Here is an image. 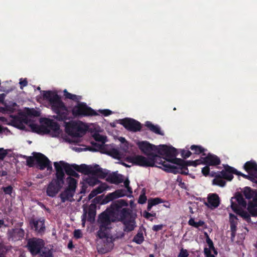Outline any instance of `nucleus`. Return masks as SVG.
Masks as SVG:
<instances>
[{
  "mask_svg": "<svg viewBox=\"0 0 257 257\" xmlns=\"http://www.w3.org/2000/svg\"><path fill=\"white\" fill-rule=\"evenodd\" d=\"M205 204L208 207L213 209L218 207L220 204V198L217 194H210L207 197V202Z\"/></svg>",
  "mask_w": 257,
  "mask_h": 257,
  "instance_id": "17",
  "label": "nucleus"
},
{
  "mask_svg": "<svg viewBox=\"0 0 257 257\" xmlns=\"http://www.w3.org/2000/svg\"><path fill=\"white\" fill-rule=\"evenodd\" d=\"M120 141L123 145L122 150L125 152H127L128 150V145L125 139L124 138L121 137Z\"/></svg>",
  "mask_w": 257,
  "mask_h": 257,
  "instance_id": "55",
  "label": "nucleus"
},
{
  "mask_svg": "<svg viewBox=\"0 0 257 257\" xmlns=\"http://www.w3.org/2000/svg\"><path fill=\"white\" fill-rule=\"evenodd\" d=\"M127 206V201L123 199H119L112 203L109 208L115 222H121L132 216V210L128 208L123 207Z\"/></svg>",
  "mask_w": 257,
  "mask_h": 257,
  "instance_id": "3",
  "label": "nucleus"
},
{
  "mask_svg": "<svg viewBox=\"0 0 257 257\" xmlns=\"http://www.w3.org/2000/svg\"><path fill=\"white\" fill-rule=\"evenodd\" d=\"M137 145L139 149L144 155L156 161H162V158L155 153V152H156L157 150V146L147 141L139 142Z\"/></svg>",
  "mask_w": 257,
  "mask_h": 257,
  "instance_id": "7",
  "label": "nucleus"
},
{
  "mask_svg": "<svg viewBox=\"0 0 257 257\" xmlns=\"http://www.w3.org/2000/svg\"><path fill=\"white\" fill-rule=\"evenodd\" d=\"M209 166L206 165L202 169V173L205 176H207L209 174L210 168Z\"/></svg>",
  "mask_w": 257,
  "mask_h": 257,
  "instance_id": "63",
  "label": "nucleus"
},
{
  "mask_svg": "<svg viewBox=\"0 0 257 257\" xmlns=\"http://www.w3.org/2000/svg\"><path fill=\"white\" fill-rule=\"evenodd\" d=\"M148 201L153 206L163 202V200L158 197L150 199Z\"/></svg>",
  "mask_w": 257,
  "mask_h": 257,
  "instance_id": "51",
  "label": "nucleus"
},
{
  "mask_svg": "<svg viewBox=\"0 0 257 257\" xmlns=\"http://www.w3.org/2000/svg\"><path fill=\"white\" fill-rule=\"evenodd\" d=\"M75 170L85 175L92 174L93 167L88 166L86 164H81L80 165H76L74 168Z\"/></svg>",
  "mask_w": 257,
  "mask_h": 257,
  "instance_id": "26",
  "label": "nucleus"
},
{
  "mask_svg": "<svg viewBox=\"0 0 257 257\" xmlns=\"http://www.w3.org/2000/svg\"><path fill=\"white\" fill-rule=\"evenodd\" d=\"M231 208L236 214L241 216L247 222H249L251 221L250 215L247 212L239 208L236 203L231 201Z\"/></svg>",
  "mask_w": 257,
  "mask_h": 257,
  "instance_id": "16",
  "label": "nucleus"
},
{
  "mask_svg": "<svg viewBox=\"0 0 257 257\" xmlns=\"http://www.w3.org/2000/svg\"><path fill=\"white\" fill-rule=\"evenodd\" d=\"M203 160V164L209 166H215L220 165L221 161L220 158L215 155L208 153L205 157L201 158Z\"/></svg>",
  "mask_w": 257,
  "mask_h": 257,
  "instance_id": "14",
  "label": "nucleus"
},
{
  "mask_svg": "<svg viewBox=\"0 0 257 257\" xmlns=\"http://www.w3.org/2000/svg\"><path fill=\"white\" fill-rule=\"evenodd\" d=\"M94 139L96 141L101 142L103 144L105 143V137L99 134H95L94 135Z\"/></svg>",
  "mask_w": 257,
  "mask_h": 257,
  "instance_id": "56",
  "label": "nucleus"
},
{
  "mask_svg": "<svg viewBox=\"0 0 257 257\" xmlns=\"http://www.w3.org/2000/svg\"><path fill=\"white\" fill-rule=\"evenodd\" d=\"M105 189L106 187L104 185H100L94 190L97 192V194H98L102 193Z\"/></svg>",
  "mask_w": 257,
  "mask_h": 257,
  "instance_id": "62",
  "label": "nucleus"
},
{
  "mask_svg": "<svg viewBox=\"0 0 257 257\" xmlns=\"http://www.w3.org/2000/svg\"><path fill=\"white\" fill-rule=\"evenodd\" d=\"M35 153H33L34 156H30V157H27L24 156V158H26L27 159L26 162H27V165L29 167H34L35 165Z\"/></svg>",
  "mask_w": 257,
  "mask_h": 257,
  "instance_id": "48",
  "label": "nucleus"
},
{
  "mask_svg": "<svg viewBox=\"0 0 257 257\" xmlns=\"http://www.w3.org/2000/svg\"><path fill=\"white\" fill-rule=\"evenodd\" d=\"M64 95L67 99L72 100L74 101L79 102V100L81 99V97L79 95L72 94L67 91L66 89L64 90Z\"/></svg>",
  "mask_w": 257,
  "mask_h": 257,
  "instance_id": "37",
  "label": "nucleus"
},
{
  "mask_svg": "<svg viewBox=\"0 0 257 257\" xmlns=\"http://www.w3.org/2000/svg\"><path fill=\"white\" fill-rule=\"evenodd\" d=\"M235 199L237 202V204L238 205V206H240L244 208L246 207V202L243 198V195L241 193H236L235 196Z\"/></svg>",
  "mask_w": 257,
  "mask_h": 257,
  "instance_id": "39",
  "label": "nucleus"
},
{
  "mask_svg": "<svg viewBox=\"0 0 257 257\" xmlns=\"http://www.w3.org/2000/svg\"><path fill=\"white\" fill-rule=\"evenodd\" d=\"M28 115L31 116L38 117L40 115L39 111L35 110L34 108L29 109L27 111Z\"/></svg>",
  "mask_w": 257,
  "mask_h": 257,
  "instance_id": "53",
  "label": "nucleus"
},
{
  "mask_svg": "<svg viewBox=\"0 0 257 257\" xmlns=\"http://www.w3.org/2000/svg\"><path fill=\"white\" fill-rule=\"evenodd\" d=\"M128 161L135 165L144 167H154L156 163L159 164V162L149 157L146 158L142 155H135L130 157L128 158Z\"/></svg>",
  "mask_w": 257,
  "mask_h": 257,
  "instance_id": "8",
  "label": "nucleus"
},
{
  "mask_svg": "<svg viewBox=\"0 0 257 257\" xmlns=\"http://www.w3.org/2000/svg\"><path fill=\"white\" fill-rule=\"evenodd\" d=\"M159 164H161L164 167L163 170L166 172H170L174 173L175 174L180 173L181 174V172H183L184 171H185L184 169H182V168L180 167H177L174 165H170L165 161H160L159 162Z\"/></svg>",
  "mask_w": 257,
  "mask_h": 257,
  "instance_id": "15",
  "label": "nucleus"
},
{
  "mask_svg": "<svg viewBox=\"0 0 257 257\" xmlns=\"http://www.w3.org/2000/svg\"><path fill=\"white\" fill-rule=\"evenodd\" d=\"M106 181L110 183L118 184L123 181V177L117 172H113L107 176Z\"/></svg>",
  "mask_w": 257,
  "mask_h": 257,
  "instance_id": "22",
  "label": "nucleus"
},
{
  "mask_svg": "<svg viewBox=\"0 0 257 257\" xmlns=\"http://www.w3.org/2000/svg\"><path fill=\"white\" fill-rule=\"evenodd\" d=\"M72 113L75 117H90L98 115L95 110L88 106L86 103L80 101L73 107Z\"/></svg>",
  "mask_w": 257,
  "mask_h": 257,
  "instance_id": "6",
  "label": "nucleus"
},
{
  "mask_svg": "<svg viewBox=\"0 0 257 257\" xmlns=\"http://www.w3.org/2000/svg\"><path fill=\"white\" fill-rule=\"evenodd\" d=\"M92 145L93 147L90 148L89 150L93 152L98 151V150H102L104 148V146L102 144L93 143H92Z\"/></svg>",
  "mask_w": 257,
  "mask_h": 257,
  "instance_id": "49",
  "label": "nucleus"
},
{
  "mask_svg": "<svg viewBox=\"0 0 257 257\" xmlns=\"http://www.w3.org/2000/svg\"><path fill=\"white\" fill-rule=\"evenodd\" d=\"M128 196L126 193V191L125 189H117L112 193H108L105 196L104 200L102 203H107L113 200L122 197L123 196Z\"/></svg>",
  "mask_w": 257,
  "mask_h": 257,
  "instance_id": "13",
  "label": "nucleus"
},
{
  "mask_svg": "<svg viewBox=\"0 0 257 257\" xmlns=\"http://www.w3.org/2000/svg\"><path fill=\"white\" fill-rule=\"evenodd\" d=\"M27 246L31 253L36 255L40 252L44 246V242L42 239L33 238L28 240Z\"/></svg>",
  "mask_w": 257,
  "mask_h": 257,
  "instance_id": "9",
  "label": "nucleus"
},
{
  "mask_svg": "<svg viewBox=\"0 0 257 257\" xmlns=\"http://www.w3.org/2000/svg\"><path fill=\"white\" fill-rule=\"evenodd\" d=\"M229 222L230 224H238V218L235 215L230 213L229 214Z\"/></svg>",
  "mask_w": 257,
  "mask_h": 257,
  "instance_id": "52",
  "label": "nucleus"
},
{
  "mask_svg": "<svg viewBox=\"0 0 257 257\" xmlns=\"http://www.w3.org/2000/svg\"><path fill=\"white\" fill-rule=\"evenodd\" d=\"M204 223V222L202 220H199L198 222H195L194 219L193 218H191L188 221V224L196 228H198L199 226H202Z\"/></svg>",
  "mask_w": 257,
  "mask_h": 257,
  "instance_id": "47",
  "label": "nucleus"
},
{
  "mask_svg": "<svg viewBox=\"0 0 257 257\" xmlns=\"http://www.w3.org/2000/svg\"><path fill=\"white\" fill-rule=\"evenodd\" d=\"M223 179L220 174L217 173L214 176V178L212 180V184L223 187L226 185V182Z\"/></svg>",
  "mask_w": 257,
  "mask_h": 257,
  "instance_id": "30",
  "label": "nucleus"
},
{
  "mask_svg": "<svg viewBox=\"0 0 257 257\" xmlns=\"http://www.w3.org/2000/svg\"><path fill=\"white\" fill-rule=\"evenodd\" d=\"M87 214V221L90 223L93 222L96 214V207L94 204H91L90 205L88 208Z\"/></svg>",
  "mask_w": 257,
  "mask_h": 257,
  "instance_id": "28",
  "label": "nucleus"
},
{
  "mask_svg": "<svg viewBox=\"0 0 257 257\" xmlns=\"http://www.w3.org/2000/svg\"><path fill=\"white\" fill-rule=\"evenodd\" d=\"M41 257H54L53 249L48 246H43L39 253Z\"/></svg>",
  "mask_w": 257,
  "mask_h": 257,
  "instance_id": "35",
  "label": "nucleus"
},
{
  "mask_svg": "<svg viewBox=\"0 0 257 257\" xmlns=\"http://www.w3.org/2000/svg\"><path fill=\"white\" fill-rule=\"evenodd\" d=\"M44 100H47L52 111L57 114L55 118L59 121H65L68 119V111L60 97L52 91H42Z\"/></svg>",
  "mask_w": 257,
  "mask_h": 257,
  "instance_id": "2",
  "label": "nucleus"
},
{
  "mask_svg": "<svg viewBox=\"0 0 257 257\" xmlns=\"http://www.w3.org/2000/svg\"><path fill=\"white\" fill-rule=\"evenodd\" d=\"M35 162L37 168L41 170L47 168L48 171L52 170V167L49 159L40 153H35Z\"/></svg>",
  "mask_w": 257,
  "mask_h": 257,
  "instance_id": "10",
  "label": "nucleus"
},
{
  "mask_svg": "<svg viewBox=\"0 0 257 257\" xmlns=\"http://www.w3.org/2000/svg\"><path fill=\"white\" fill-rule=\"evenodd\" d=\"M66 133L72 137H82L86 133L88 127L81 121L65 122Z\"/></svg>",
  "mask_w": 257,
  "mask_h": 257,
  "instance_id": "5",
  "label": "nucleus"
},
{
  "mask_svg": "<svg viewBox=\"0 0 257 257\" xmlns=\"http://www.w3.org/2000/svg\"><path fill=\"white\" fill-rule=\"evenodd\" d=\"M105 197L103 198V196H99L95 197L93 200V202L95 203H100L101 204H105L106 203H102L104 200Z\"/></svg>",
  "mask_w": 257,
  "mask_h": 257,
  "instance_id": "58",
  "label": "nucleus"
},
{
  "mask_svg": "<svg viewBox=\"0 0 257 257\" xmlns=\"http://www.w3.org/2000/svg\"><path fill=\"white\" fill-rule=\"evenodd\" d=\"M47 126L55 133H58L60 130L59 124L52 119H48L46 122Z\"/></svg>",
  "mask_w": 257,
  "mask_h": 257,
  "instance_id": "33",
  "label": "nucleus"
},
{
  "mask_svg": "<svg viewBox=\"0 0 257 257\" xmlns=\"http://www.w3.org/2000/svg\"><path fill=\"white\" fill-rule=\"evenodd\" d=\"M177 155V150L173 147H169L167 149V152L165 155V158L164 159H165L168 162V159L174 158L176 157Z\"/></svg>",
  "mask_w": 257,
  "mask_h": 257,
  "instance_id": "32",
  "label": "nucleus"
},
{
  "mask_svg": "<svg viewBox=\"0 0 257 257\" xmlns=\"http://www.w3.org/2000/svg\"><path fill=\"white\" fill-rule=\"evenodd\" d=\"M19 83L20 84V88L23 89L24 87H25L28 85V81L27 78H25L24 79L22 78L20 79Z\"/></svg>",
  "mask_w": 257,
  "mask_h": 257,
  "instance_id": "64",
  "label": "nucleus"
},
{
  "mask_svg": "<svg viewBox=\"0 0 257 257\" xmlns=\"http://www.w3.org/2000/svg\"><path fill=\"white\" fill-rule=\"evenodd\" d=\"M256 191V190H253L249 187H245L243 189V193L246 199H250L252 198Z\"/></svg>",
  "mask_w": 257,
  "mask_h": 257,
  "instance_id": "36",
  "label": "nucleus"
},
{
  "mask_svg": "<svg viewBox=\"0 0 257 257\" xmlns=\"http://www.w3.org/2000/svg\"><path fill=\"white\" fill-rule=\"evenodd\" d=\"M54 166L56 172L53 175L51 181L48 185L46 190L47 195L51 197H54L59 192L65 182L66 174L71 177L76 164L70 165L63 161L59 162H54Z\"/></svg>",
  "mask_w": 257,
  "mask_h": 257,
  "instance_id": "1",
  "label": "nucleus"
},
{
  "mask_svg": "<svg viewBox=\"0 0 257 257\" xmlns=\"http://www.w3.org/2000/svg\"><path fill=\"white\" fill-rule=\"evenodd\" d=\"M107 170L100 168L98 165L96 164L93 167L92 175L104 179L107 176Z\"/></svg>",
  "mask_w": 257,
  "mask_h": 257,
  "instance_id": "23",
  "label": "nucleus"
},
{
  "mask_svg": "<svg viewBox=\"0 0 257 257\" xmlns=\"http://www.w3.org/2000/svg\"><path fill=\"white\" fill-rule=\"evenodd\" d=\"M192 154V152L189 150H182L181 151V155L183 159L189 158Z\"/></svg>",
  "mask_w": 257,
  "mask_h": 257,
  "instance_id": "54",
  "label": "nucleus"
},
{
  "mask_svg": "<svg viewBox=\"0 0 257 257\" xmlns=\"http://www.w3.org/2000/svg\"><path fill=\"white\" fill-rule=\"evenodd\" d=\"M255 205L252 202L248 204L247 210L252 216H257V208L255 207Z\"/></svg>",
  "mask_w": 257,
  "mask_h": 257,
  "instance_id": "42",
  "label": "nucleus"
},
{
  "mask_svg": "<svg viewBox=\"0 0 257 257\" xmlns=\"http://www.w3.org/2000/svg\"><path fill=\"white\" fill-rule=\"evenodd\" d=\"M190 149L192 151V153L193 154L200 155L202 154L203 156L205 155L204 152L206 151V149L201 146L193 145L190 147Z\"/></svg>",
  "mask_w": 257,
  "mask_h": 257,
  "instance_id": "34",
  "label": "nucleus"
},
{
  "mask_svg": "<svg viewBox=\"0 0 257 257\" xmlns=\"http://www.w3.org/2000/svg\"><path fill=\"white\" fill-rule=\"evenodd\" d=\"M32 131L34 133H36L38 134H41L44 130L45 131H48L47 128L44 126L39 125L37 124L32 123L30 125Z\"/></svg>",
  "mask_w": 257,
  "mask_h": 257,
  "instance_id": "38",
  "label": "nucleus"
},
{
  "mask_svg": "<svg viewBox=\"0 0 257 257\" xmlns=\"http://www.w3.org/2000/svg\"><path fill=\"white\" fill-rule=\"evenodd\" d=\"M135 218H133L132 216L128 219H126L121 222L123 225V230L124 232H129L134 230L136 227V222Z\"/></svg>",
  "mask_w": 257,
  "mask_h": 257,
  "instance_id": "19",
  "label": "nucleus"
},
{
  "mask_svg": "<svg viewBox=\"0 0 257 257\" xmlns=\"http://www.w3.org/2000/svg\"><path fill=\"white\" fill-rule=\"evenodd\" d=\"M87 211L85 208L83 209V213L81 216L82 225L83 226H85L86 220L87 219Z\"/></svg>",
  "mask_w": 257,
  "mask_h": 257,
  "instance_id": "61",
  "label": "nucleus"
},
{
  "mask_svg": "<svg viewBox=\"0 0 257 257\" xmlns=\"http://www.w3.org/2000/svg\"><path fill=\"white\" fill-rule=\"evenodd\" d=\"M144 241V237L143 231L140 230L138 231L137 234L134 237L133 241L136 242L138 244H142Z\"/></svg>",
  "mask_w": 257,
  "mask_h": 257,
  "instance_id": "40",
  "label": "nucleus"
},
{
  "mask_svg": "<svg viewBox=\"0 0 257 257\" xmlns=\"http://www.w3.org/2000/svg\"><path fill=\"white\" fill-rule=\"evenodd\" d=\"M115 222L114 218L112 217L109 207L107 208L98 216L97 222L99 225V230L97 232L98 236L101 239L106 238L107 230L111 228L110 227L111 223Z\"/></svg>",
  "mask_w": 257,
  "mask_h": 257,
  "instance_id": "4",
  "label": "nucleus"
},
{
  "mask_svg": "<svg viewBox=\"0 0 257 257\" xmlns=\"http://www.w3.org/2000/svg\"><path fill=\"white\" fill-rule=\"evenodd\" d=\"M67 181L68 186L66 188L75 192L77 184V180L71 177H68Z\"/></svg>",
  "mask_w": 257,
  "mask_h": 257,
  "instance_id": "31",
  "label": "nucleus"
},
{
  "mask_svg": "<svg viewBox=\"0 0 257 257\" xmlns=\"http://www.w3.org/2000/svg\"><path fill=\"white\" fill-rule=\"evenodd\" d=\"M25 235V231L22 228H15L12 233L13 240H21Z\"/></svg>",
  "mask_w": 257,
  "mask_h": 257,
  "instance_id": "27",
  "label": "nucleus"
},
{
  "mask_svg": "<svg viewBox=\"0 0 257 257\" xmlns=\"http://www.w3.org/2000/svg\"><path fill=\"white\" fill-rule=\"evenodd\" d=\"M107 154L114 159H119L121 158L120 153L115 148L111 149Z\"/></svg>",
  "mask_w": 257,
  "mask_h": 257,
  "instance_id": "45",
  "label": "nucleus"
},
{
  "mask_svg": "<svg viewBox=\"0 0 257 257\" xmlns=\"http://www.w3.org/2000/svg\"><path fill=\"white\" fill-rule=\"evenodd\" d=\"M17 105V103L16 102H12L10 104H7V103H6L4 106L5 107L2 108V109L4 110H6L7 111H9L11 113H13L15 111V107Z\"/></svg>",
  "mask_w": 257,
  "mask_h": 257,
  "instance_id": "44",
  "label": "nucleus"
},
{
  "mask_svg": "<svg viewBox=\"0 0 257 257\" xmlns=\"http://www.w3.org/2000/svg\"><path fill=\"white\" fill-rule=\"evenodd\" d=\"M120 124L128 131L133 132L140 131L142 128V125L140 122L130 118L121 119Z\"/></svg>",
  "mask_w": 257,
  "mask_h": 257,
  "instance_id": "11",
  "label": "nucleus"
},
{
  "mask_svg": "<svg viewBox=\"0 0 257 257\" xmlns=\"http://www.w3.org/2000/svg\"><path fill=\"white\" fill-rule=\"evenodd\" d=\"M168 146L166 145H161L157 147V153L161 155L165 156Z\"/></svg>",
  "mask_w": 257,
  "mask_h": 257,
  "instance_id": "46",
  "label": "nucleus"
},
{
  "mask_svg": "<svg viewBox=\"0 0 257 257\" xmlns=\"http://www.w3.org/2000/svg\"><path fill=\"white\" fill-rule=\"evenodd\" d=\"M244 169L247 173H250L257 177V164L254 161H248L244 165Z\"/></svg>",
  "mask_w": 257,
  "mask_h": 257,
  "instance_id": "24",
  "label": "nucleus"
},
{
  "mask_svg": "<svg viewBox=\"0 0 257 257\" xmlns=\"http://www.w3.org/2000/svg\"><path fill=\"white\" fill-rule=\"evenodd\" d=\"M168 162L172 163L173 164L177 165L179 167L182 168V169H184L185 171H184L183 172H181V174L183 175H188L189 170L187 168V165H186V161L184 160L183 159L174 158L168 159Z\"/></svg>",
  "mask_w": 257,
  "mask_h": 257,
  "instance_id": "20",
  "label": "nucleus"
},
{
  "mask_svg": "<svg viewBox=\"0 0 257 257\" xmlns=\"http://www.w3.org/2000/svg\"><path fill=\"white\" fill-rule=\"evenodd\" d=\"M2 190H3L5 194L11 195L12 193L13 188L12 186L9 185L7 187H3Z\"/></svg>",
  "mask_w": 257,
  "mask_h": 257,
  "instance_id": "57",
  "label": "nucleus"
},
{
  "mask_svg": "<svg viewBox=\"0 0 257 257\" xmlns=\"http://www.w3.org/2000/svg\"><path fill=\"white\" fill-rule=\"evenodd\" d=\"M189 255L187 250L182 248L178 255V257H188Z\"/></svg>",
  "mask_w": 257,
  "mask_h": 257,
  "instance_id": "59",
  "label": "nucleus"
},
{
  "mask_svg": "<svg viewBox=\"0 0 257 257\" xmlns=\"http://www.w3.org/2000/svg\"><path fill=\"white\" fill-rule=\"evenodd\" d=\"M236 169L226 164L224 165V169L218 173L224 179L230 181L233 178V175H236Z\"/></svg>",
  "mask_w": 257,
  "mask_h": 257,
  "instance_id": "12",
  "label": "nucleus"
},
{
  "mask_svg": "<svg viewBox=\"0 0 257 257\" xmlns=\"http://www.w3.org/2000/svg\"><path fill=\"white\" fill-rule=\"evenodd\" d=\"M85 182L89 185L94 186L99 183V181L95 177H89L85 179Z\"/></svg>",
  "mask_w": 257,
  "mask_h": 257,
  "instance_id": "43",
  "label": "nucleus"
},
{
  "mask_svg": "<svg viewBox=\"0 0 257 257\" xmlns=\"http://www.w3.org/2000/svg\"><path fill=\"white\" fill-rule=\"evenodd\" d=\"M203 164V160H196L195 161H186V165L188 166L196 167L198 165Z\"/></svg>",
  "mask_w": 257,
  "mask_h": 257,
  "instance_id": "50",
  "label": "nucleus"
},
{
  "mask_svg": "<svg viewBox=\"0 0 257 257\" xmlns=\"http://www.w3.org/2000/svg\"><path fill=\"white\" fill-rule=\"evenodd\" d=\"M30 225L32 229L39 233L44 232L45 230L44 220L32 219Z\"/></svg>",
  "mask_w": 257,
  "mask_h": 257,
  "instance_id": "18",
  "label": "nucleus"
},
{
  "mask_svg": "<svg viewBox=\"0 0 257 257\" xmlns=\"http://www.w3.org/2000/svg\"><path fill=\"white\" fill-rule=\"evenodd\" d=\"M248 175H245L237 170L236 175L241 176L245 179H248L252 182L257 183V181L255 180L257 177L250 173H248Z\"/></svg>",
  "mask_w": 257,
  "mask_h": 257,
  "instance_id": "41",
  "label": "nucleus"
},
{
  "mask_svg": "<svg viewBox=\"0 0 257 257\" xmlns=\"http://www.w3.org/2000/svg\"><path fill=\"white\" fill-rule=\"evenodd\" d=\"M147 200V198L145 194H141L139 198L138 203L141 204H143L146 203Z\"/></svg>",
  "mask_w": 257,
  "mask_h": 257,
  "instance_id": "60",
  "label": "nucleus"
},
{
  "mask_svg": "<svg viewBox=\"0 0 257 257\" xmlns=\"http://www.w3.org/2000/svg\"><path fill=\"white\" fill-rule=\"evenodd\" d=\"M206 235V242L207 243L209 247H205L204 249V253L206 257H215L214 254H212L211 252V249H214V244L212 240L210 238L207 233H205Z\"/></svg>",
  "mask_w": 257,
  "mask_h": 257,
  "instance_id": "25",
  "label": "nucleus"
},
{
  "mask_svg": "<svg viewBox=\"0 0 257 257\" xmlns=\"http://www.w3.org/2000/svg\"><path fill=\"white\" fill-rule=\"evenodd\" d=\"M145 125L152 132L158 135L164 136V133L161 131L160 127L158 125H154L149 121L146 122Z\"/></svg>",
  "mask_w": 257,
  "mask_h": 257,
  "instance_id": "29",
  "label": "nucleus"
},
{
  "mask_svg": "<svg viewBox=\"0 0 257 257\" xmlns=\"http://www.w3.org/2000/svg\"><path fill=\"white\" fill-rule=\"evenodd\" d=\"M75 193V192L65 188V190L59 195V197L61 199V202L64 203L66 201H69L70 202L73 201L74 200L73 198Z\"/></svg>",
  "mask_w": 257,
  "mask_h": 257,
  "instance_id": "21",
  "label": "nucleus"
}]
</instances>
